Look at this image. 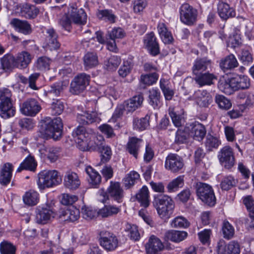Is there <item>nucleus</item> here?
Segmentation results:
<instances>
[{
	"label": "nucleus",
	"instance_id": "nucleus-48",
	"mask_svg": "<svg viewBox=\"0 0 254 254\" xmlns=\"http://www.w3.org/2000/svg\"><path fill=\"white\" fill-rule=\"evenodd\" d=\"M2 68L5 71L11 70L15 66V59L13 56L7 54L4 55L0 60Z\"/></svg>",
	"mask_w": 254,
	"mask_h": 254
},
{
	"label": "nucleus",
	"instance_id": "nucleus-2",
	"mask_svg": "<svg viewBox=\"0 0 254 254\" xmlns=\"http://www.w3.org/2000/svg\"><path fill=\"white\" fill-rule=\"evenodd\" d=\"M153 205L160 218L164 220H168L170 218L175 208L174 201L167 195H155Z\"/></svg>",
	"mask_w": 254,
	"mask_h": 254
},
{
	"label": "nucleus",
	"instance_id": "nucleus-39",
	"mask_svg": "<svg viewBox=\"0 0 254 254\" xmlns=\"http://www.w3.org/2000/svg\"><path fill=\"white\" fill-rule=\"evenodd\" d=\"M121 211L120 207L113 205H106L98 210V216L107 218L117 215Z\"/></svg>",
	"mask_w": 254,
	"mask_h": 254
},
{
	"label": "nucleus",
	"instance_id": "nucleus-20",
	"mask_svg": "<svg viewBox=\"0 0 254 254\" xmlns=\"http://www.w3.org/2000/svg\"><path fill=\"white\" fill-rule=\"evenodd\" d=\"M212 62L207 58H198L195 60L192 66V72L195 75L211 69Z\"/></svg>",
	"mask_w": 254,
	"mask_h": 254
},
{
	"label": "nucleus",
	"instance_id": "nucleus-47",
	"mask_svg": "<svg viewBox=\"0 0 254 254\" xmlns=\"http://www.w3.org/2000/svg\"><path fill=\"white\" fill-rule=\"evenodd\" d=\"M37 166V164L34 158L31 156L27 157L21 164L17 170V172H21L22 170H28L34 171Z\"/></svg>",
	"mask_w": 254,
	"mask_h": 254
},
{
	"label": "nucleus",
	"instance_id": "nucleus-36",
	"mask_svg": "<svg viewBox=\"0 0 254 254\" xmlns=\"http://www.w3.org/2000/svg\"><path fill=\"white\" fill-rule=\"evenodd\" d=\"M39 13V9L35 5L24 4L21 9V15L27 19H34Z\"/></svg>",
	"mask_w": 254,
	"mask_h": 254
},
{
	"label": "nucleus",
	"instance_id": "nucleus-19",
	"mask_svg": "<svg viewBox=\"0 0 254 254\" xmlns=\"http://www.w3.org/2000/svg\"><path fill=\"white\" fill-rule=\"evenodd\" d=\"M143 100V95L139 94L125 101L123 103L126 107L127 114L132 113L140 108L142 106Z\"/></svg>",
	"mask_w": 254,
	"mask_h": 254
},
{
	"label": "nucleus",
	"instance_id": "nucleus-8",
	"mask_svg": "<svg viewBox=\"0 0 254 254\" xmlns=\"http://www.w3.org/2000/svg\"><path fill=\"white\" fill-rule=\"evenodd\" d=\"M217 254H240V246L235 241H232L226 245L224 240H219L216 247Z\"/></svg>",
	"mask_w": 254,
	"mask_h": 254
},
{
	"label": "nucleus",
	"instance_id": "nucleus-43",
	"mask_svg": "<svg viewBox=\"0 0 254 254\" xmlns=\"http://www.w3.org/2000/svg\"><path fill=\"white\" fill-rule=\"evenodd\" d=\"M140 176L137 172L134 171L130 172L126 175L123 180L125 187L127 189H130L137 182Z\"/></svg>",
	"mask_w": 254,
	"mask_h": 254
},
{
	"label": "nucleus",
	"instance_id": "nucleus-25",
	"mask_svg": "<svg viewBox=\"0 0 254 254\" xmlns=\"http://www.w3.org/2000/svg\"><path fill=\"white\" fill-rule=\"evenodd\" d=\"M195 75L194 80L200 86L214 84V81L217 79L215 75L209 72H202Z\"/></svg>",
	"mask_w": 254,
	"mask_h": 254
},
{
	"label": "nucleus",
	"instance_id": "nucleus-31",
	"mask_svg": "<svg viewBox=\"0 0 254 254\" xmlns=\"http://www.w3.org/2000/svg\"><path fill=\"white\" fill-rule=\"evenodd\" d=\"M196 102L201 107H207L212 102V98L206 90H198L195 93Z\"/></svg>",
	"mask_w": 254,
	"mask_h": 254
},
{
	"label": "nucleus",
	"instance_id": "nucleus-50",
	"mask_svg": "<svg viewBox=\"0 0 254 254\" xmlns=\"http://www.w3.org/2000/svg\"><path fill=\"white\" fill-rule=\"evenodd\" d=\"M149 117L146 115L144 118L141 119L135 118L133 121V128L138 130H143L149 126Z\"/></svg>",
	"mask_w": 254,
	"mask_h": 254
},
{
	"label": "nucleus",
	"instance_id": "nucleus-24",
	"mask_svg": "<svg viewBox=\"0 0 254 254\" xmlns=\"http://www.w3.org/2000/svg\"><path fill=\"white\" fill-rule=\"evenodd\" d=\"M250 84V80L247 76L237 75L231 78V85L234 91L248 89Z\"/></svg>",
	"mask_w": 254,
	"mask_h": 254
},
{
	"label": "nucleus",
	"instance_id": "nucleus-54",
	"mask_svg": "<svg viewBox=\"0 0 254 254\" xmlns=\"http://www.w3.org/2000/svg\"><path fill=\"white\" fill-rule=\"evenodd\" d=\"M16 248L12 243L4 241L0 244V254H15Z\"/></svg>",
	"mask_w": 254,
	"mask_h": 254
},
{
	"label": "nucleus",
	"instance_id": "nucleus-59",
	"mask_svg": "<svg viewBox=\"0 0 254 254\" xmlns=\"http://www.w3.org/2000/svg\"><path fill=\"white\" fill-rule=\"evenodd\" d=\"M158 74L156 72L141 75L140 82L146 85L149 86L155 83L158 80Z\"/></svg>",
	"mask_w": 254,
	"mask_h": 254
},
{
	"label": "nucleus",
	"instance_id": "nucleus-18",
	"mask_svg": "<svg viewBox=\"0 0 254 254\" xmlns=\"http://www.w3.org/2000/svg\"><path fill=\"white\" fill-rule=\"evenodd\" d=\"M144 43L151 55L155 56L159 54V44L156 42V38L153 32L146 35Z\"/></svg>",
	"mask_w": 254,
	"mask_h": 254
},
{
	"label": "nucleus",
	"instance_id": "nucleus-34",
	"mask_svg": "<svg viewBox=\"0 0 254 254\" xmlns=\"http://www.w3.org/2000/svg\"><path fill=\"white\" fill-rule=\"evenodd\" d=\"M219 65L224 71H226L237 67L238 63L234 55L230 54L220 61Z\"/></svg>",
	"mask_w": 254,
	"mask_h": 254
},
{
	"label": "nucleus",
	"instance_id": "nucleus-45",
	"mask_svg": "<svg viewBox=\"0 0 254 254\" xmlns=\"http://www.w3.org/2000/svg\"><path fill=\"white\" fill-rule=\"evenodd\" d=\"M218 88L226 94H231L234 91L231 85V78L226 79L223 77H221L218 83Z\"/></svg>",
	"mask_w": 254,
	"mask_h": 254
},
{
	"label": "nucleus",
	"instance_id": "nucleus-22",
	"mask_svg": "<svg viewBox=\"0 0 254 254\" xmlns=\"http://www.w3.org/2000/svg\"><path fill=\"white\" fill-rule=\"evenodd\" d=\"M107 191L110 196L115 200L118 202L122 201L124 190L119 182L111 181L110 185L107 189Z\"/></svg>",
	"mask_w": 254,
	"mask_h": 254
},
{
	"label": "nucleus",
	"instance_id": "nucleus-29",
	"mask_svg": "<svg viewBox=\"0 0 254 254\" xmlns=\"http://www.w3.org/2000/svg\"><path fill=\"white\" fill-rule=\"evenodd\" d=\"M217 11L219 16L226 20L229 17L235 16V11L228 4L223 1H219L217 4Z\"/></svg>",
	"mask_w": 254,
	"mask_h": 254
},
{
	"label": "nucleus",
	"instance_id": "nucleus-42",
	"mask_svg": "<svg viewBox=\"0 0 254 254\" xmlns=\"http://www.w3.org/2000/svg\"><path fill=\"white\" fill-rule=\"evenodd\" d=\"M84 67L88 69L96 66L98 64V57L95 53L88 52L83 57Z\"/></svg>",
	"mask_w": 254,
	"mask_h": 254
},
{
	"label": "nucleus",
	"instance_id": "nucleus-5",
	"mask_svg": "<svg viewBox=\"0 0 254 254\" xmlns=\"http://www.w3.org/2000/svg\"><path fill=\"white\" fill-rule=\"evenodd\" d=\"M181 21L188 26L195 24L198 12L197 10L188 3L183 4L179 8Z\"/></svg>",
	"mask_w": 254,
	"mask_h": 254
},
{
	"label": "nucleus",
	"instance_id": "nucleus-7",
	"mask_svg": "<svg viewBox=\"0 0 254 254\" xmlns=\"http://www.w3.org/2000/svg\"><path fill=\"white\" fill-rule=\"evenodd\" d=\"M90 76L85 73L78 74L74 77L70 84V91L78 94L84 91L89 84Z\"/></svg>",
	"mask_w": 254,
	"mask_h": 254
},
{
	"label": "nucleus",
	"instance_id": "nucleus-16",
	"mask_svg": "<svg viewBox=\"0 0 254 254\" xmlns=\"http://www.w3.org/2000/svg\"><path fill=\"white\" fill-rule=\"evenodd\" d=\"M164 248L161 241L154 235L150 236L145 245V249L148 254H158Z\"/></svg>",
	"mask_w": 254,
	"mask_h": 254
},
{
	"label": "nucleus",
	"instance_id": "nucleus-52",
	"mask_svg": "<svg viewBox=\"0 0 254 254\" xmlns=\"http://www.w3.org/2000/svg\"><path fill=\"white\" fill-rule=\"evenodd\" d=\"M221 144L220 140L215 136L208 134L205 141L206 148L209 151H212L213 149H216Z\"/></svg>",
	"mask_w": 254,
	"mask_h": 254
},
{
	"label": "nucleus",
	"instance_id": "nucleus-23",
	"mask_svg": "<svg viewBox=\"0 0 254 254\" xmlns=\"http://www.w3.org/2000/svg\"><path fill=\"white\" fill-rule=\"evenodd\" d=\"M14 59L15 67L19 69H24L30 64L32 57L29 53L26 51H22L17 54Z\"/></svg>",
	"mask_w": 254,
	"mask_h": 254
},
{
	"label": "nucleus",
	"instance_id": "nucleus-11",
	"mask_svg": "<svg viewBox=\"0 0 254 254\" xmlns=\"http://www.w3.org/2000/svg\"><path fill=\"white\" fill-rule=\"evenodd\" d=\"M67 13L75 24L82 25L86 23L87 16L84 10L82 8H78L75 4L69 6Z\"/></svg>",
	"mask_w": 254,
	"mask_h": 254
},
{
	"label": "nucleus",
	"instance_id": "nucleus-63",
	"mask_svg": "<svg viewBox=\"0 0 254 254\" xmlns=\"http://www.w3.org/2000/svg\"><path fill=\"white\" fill-rule=\"evenodd\" d=\"M121 59L117 56H113L111 57L106 62L105 65L107 68L110 70L116 69L121 63Z\"/></svg>",
	"mask_w": 254,
	"mask_h": 254
},
{
	"label": "nucleus",
	"instance_id": "nucleus-61",
	"mask_svg": "<svg viewBox=\"0 0 254 254\" xmlns=\"http://www.w3.org/2000/svg\"><path fill=\"white\" fill-rule=\"evenodd\" d=\"M126 35L124 30L120 27H114L108 32V37L110 39H122Z\"/></svg>",
	"mask_w": 254,
	"mask_h": 254
},
{
	"label": "nucleus",
	"instance_id": "nucleus-1",
	"mask_svg": "<svg viewBox=\"0 0 254 254\" xmlns=\"http://www.w3.org/2000/svg\"><path fill=\"white\" fill-rule=\"evenodd\" d=\"M73 139L81 150H96L95 133L93 130L78 126L72 132Z\"/></svg>",
	"mask_w": 254,
	"mask_h": 254
},
{
	"label": "nucleus",
	"instance_id": "nucleus-28",
	"mask_svg": "<svg viewBox=\"0 0 254 254\" xmlns=\"http://www.w3.org/2000/svg\"><path fill=\"white\" fill-rule=\"evenodd\" d=\"M142 140L136 137H131L127 144V151L135 158H137Z\"/></svg>",
	"mask_w": 254,
	"mask_h": 254
},
{
	"label": "nucleus",
	"instance_id": "nucleus-41",
	"mask_svg": "<svg viewBox=\"0 0 254 254\" xmlns=\"http://www.w3.org/2000/svg\"><path fill=\"white\" fill-rule=\"evenodd\" d=\"M86 172L89 177L88 181L90 185L93 188H97L101 181L100 174L90 166L86 168Z\"/></svg>",
	"mask_w": 254,
	"mask_h": 254
},
{
	"label": "nucleus",
	"instance_id": "nucleus-26",
	"mask_svg": "<svg viewBox=\"0 0 254 254\" xmlns=\"http://www.w3.org/2000/svg\"><path fill=\"white\" fill-rule=\"evenodd\" d=\"M64 184L65 188L75 190L79 187L80 181L77 174L68 172L64 176Z\"/></svg>",
	"mask_w": 254,
	"mask_h": 254
},
{
	"label": "nucleus",
	"instance_id": "nucleus-33",
	"mask_svg": "<svg viewBox=\"0 0 254 254\" xmlns=\"http://www.w3.org/2000/svg\"><path fill=\"white\" fill-rule=\"evenodd\" d=\"M188 236V233L185 231L169 230L164 234L165 241H171L178 243L185 240Z\"/></svg>",
	"mask_w": 254,
	"mask_h": 254
},
{
	"label": "nucleus",
	"instance_id": "nucleus-44",
	"mask_svg": "<svg viewBox=\"0 0 254 254\" xmlns=\"http://www.w3.org/2000/svg\"><path fill=\"white\" fill-rule=\"evenodd\" d=\"M149 103L154 108H157L160 105L161 94L159 90L152 88L149 90Z\"/></svg>",
	"mask_w": 254,
	"mask_h": 254
},
{
	"label": "nucleus",
	"instance_id": "nucleus-55",
	"mask_svg": "<svg viewBox=\"0 0 254 254\" xmlns=\"http://www.w3.org/2000/svg\"><path fill=\"white\" fill-rule=\"evenodd\" d=\"M237 181L232 176L224 177L221 181L220 186L223 190H228L235 186Z\"/></svg>",
	"mask_w": 254,
	"mask_h": 254
},
{
	"label": "nucleus",
	"instance_id": "nucleus-62",
	"mask_svg": "<svg viewBox=\"0 0 254 254\" xmlns=\"http://www.w3.org/2000/svg\"><path fill=\"white\" fill-rule=\"evenodd\" d=\"M243 203L249 212L251 218H254V200L251 195H247L243 198Z\"/></svg>",
	"mask_w": 254,
	"mask_h": 254
},
{
	"label": "nucleus",
	"instance_id": "nucleus-40",
	"mask_svg": "<svg viewBox=\"0 0 254 254\" xmlns=\"http://www.w3.org/2000/svg\"><path fill=\"white\" fill-rule=\"evenodd\" d=\"M67 83L65 81H59L56 82L49 86L46 93L47 96H51L54 95L56 96L60 95L64 88L67 86Z\"/></svg>",
	"mask_w": 254,
	"mask_h": 254
},
{
	"label": "nucleus",
	"instance_id": "nucleus-56",
	"mask_svg": "<svg viewBox=\"0 0 254 254\" xmlns=\"http://www.w3.org/2000/svg\"><path fill=\"white\" fill-rule=\"evenodd\" d=\"M64 109V103L60 100H56L51 104L50 111L52 115L61 114Z\"/></svg>",
	"mask_w": 254,
	"mask_h": 254
},
{
	"label": "nucleus",
	"instance_id": "nucleus-49",
	"mask_svg": "<svg viewBox=\"0 0 254 254\" xmlns=\"http://www.w3.org/2000/svg\"><path fill=\"white\" fill-rule=\"evenodd\" d=\"M222 232L223 237L230 240L234 237L235 229L228 221L225 220L222 225Z\"/></svg>",
	"mask_w": 254,
	"mask_h": 254
},
{
	"label": "nucleus",
	"instance_id": "nucleus-37",
	"mask_svg": "<svg viewBox=\"0 0 254 254\" xmlns=\"http://www.w3.org/2000/svg\"><path fill=\"white\" fill-rule=\"evenodd\" d=\"M97 16L99 19L111 24L115 23L117 19L114 12L112 9H109L98 10L97 12Z\"/></svg>",
	"mask_w": 254,
	"mask_h": 254
},
{
	"label": "nucleus",
	"instance_id": "nucleus-35",
	"mask_svg": "<svg viewBox=\"0 0 254 254\" xmlns=\"http://www.w3.org/2000/svg\"><path fill=\"white\" fill-rule=\"evenodd\" d=\"M79 216V209L72 207L63 211L60 215V217L65 221L74 222L78 219Z\"/></svg>",
	"mask_w": 254,
	"mask_h": 254
},
{
	"label": "nucleus",
	"instance_id": "nucleus-51",
	"mask_svg": "<svg viewBox=\"0 0 254 254\" xmlns=\"http://www.w3.org/2000/svg\"><path fill=\"white\" fill-rule=\"evenodd\" d=\"M184 176H179L170 182L167 186L169 192L177 190L179 188H182L184 185Z\"/></svg>",
	"mask_w": 254,
	"mask_h": 254
},
{
	"label": "nucleus",
	"instance_id": "nucleus-46",
	"mask_svg": "<svg viewBox=\"0 0 254 254\" xmlns=\"http://www.w3.org/2000/svg\"><path fill=\"white\" fill-rule=\"evenodd\" d=\"M23 199L26 204L30 206L35 205L39 201V194L34 190H30L26 192Z\"/></svg>",
	"mask_w": 254,
	"mask_h": 254
},
{
	"label": "nucleus",
	"instance_id": "nucleus-13",
	"mask_svg": "<svg viewBox=\"0 0 254 254\" xmlns=\"http://www.w3.org/2000/svg\"><path fill=\"white\" fill-rule=\"evenodd\" d=\"M118 240L113 233L105 232L100 238L101 246L107 251H114L118 246Z\"/></svg>",
	"mask_w": 254,
	"mask_h": 254
},
{
	"label": "nucleus",
	"instance_id": "nucleus-14",
	"mask_svg": "<svg viewBox=\"0 0 254 254\" xmlns=\"http://www.w3.org/2000/svg\"><path fill=\"white\" fill-rule=\"evenodd\" d=\"M9 24L16 31L24 35L30 34L32 32L31 25L26 20L13 18L10 20Z\"/></svg>",
	"mask_w": 254,
	"mask_h": 254
},
{
	"label": "nucleus",
	"instance_id": "nucleus-57",
	"mask_svg": "<svg viewBox=\"0 0 254 254\" xmlns=\"http://www.w3.org/2000/svg\"><path fill=\"white\" fill-rule=\"evenodd\" d=\"M171 225L173 228H187L190 226V223L186 218L178 216L172 221Z\"/></svg>",
	"mask_w": 254,
	"mask_h": 254
},
{
	"label": "nucleus",
	"instance_id": "nucleus-58",
	"mask_svg": "<svg viewBox=\"0 0 254 254\" xmlns=\"http://www.w3.org/2000/svg\"><path fill=\"white\" fill-rule=\"evenodd\" d=\"M215 100L219 107L222 109L228 110L232 106L231 101L223 95L217 94Z\"/></svg>",
	"mask_w": 254,
	"mask_h": 254
},
{
	"label": "nucleus",
	"instance_id": "nucleus-9",
	"mask_svg": "<svg viewBox=\"0 0 254 254\" xmlns=\"http://www.w3.org/2000/svg\"><path fill=\"white\" fill-rule=\"evenodd\" d=\"M41 110L38 101L34 98H29L24 101L21 107L20 111L24 115L34 117Z\"/></svg>",
	"mask_w": 254,
	"mask_h": 254
},
{
	"label": "nucleus",
	"instance_id": "nucleus-3",
	"mask_svg": "<svg viewBox=\"0 0 254 254\" xmlns=\"http://www.w3.org/2000/svg\"><path fill=\"white\" fill-rule=\"evenodd\" d=\"M62 178L56 170H44L38 174L37 184L40 190L52 187L62 182Z\"/></svg>",
	"mask_w": 254,
	"mask_h": 254
},
{
	"label": "nucleus",
	"instance_id": "nucleus-64",
	"mask_svg": "<svg viewBox=\"0 0 254 254\" xmlns=\"http://www.w3.org/2000/svg\"><path fill=\"white\" fill-rule=\"evenodd\" d=\"M101 154V161L106 162L110 160L112 155L111 148L105 143L98 150Z\"/></svg>",
	"mask_w": 254,
	"mask_h": 254
},
{
	"label": "nucleus",
	"instance_id": "nucleus-38",
	"mask_svg": "<svg viewBox=\"0 0 254 254\" xmlns=\"http://www.w3.org/2000/svg\"><path fill=\"white\" fill-rule=\"evenodd\" d=\"M149 197V190L146 186H143L136 194L137 200L140 203V205L145 208L148 207L150 204Z\"/></svg>",
	"mask_w": 254,
	"mask_h": 254
},
{
	"label": "nucleus",
	"instance_id": "nucleus-21",
	"mask_svg": "<svg viewBox=\"0 0 254 254\" xmlns=\"http://www.w3.org/2000/svg\"><path fill=\"white\" fill-rule=\"evenodd\" d=\"M99 115L95 111L91 113L85 112L77 115V121L80 124L83 125L98 122L100 121Z\"/></svg>",
	"mask_w": 254,
	"mask_h": 254
},
{
	"label": "nucleus",
	"instance_id": "nucleus-17",
	"mask_svg": "<svg viewBox=\"0 0 254 254\" xmlns=\"http://www.w3.org/2000/svg\"><path fill=\"white\" fill-rule=\"evenodd\" d=\"M13 166L10 163L3 164L0 169V184L4 187L7 186L11 182Z\"/></svg>",
	"mask_w": 254,
	"mask_h": 254
},
{
	"label": "nucleus",
	"instance_id": "nucleus-4",
	"mask_svg": "<svg viewBox=\"0 0 254 254\" xmlns=\"http://www.w3.org/2000/svg\"><path fill=\"white\" fill-rule=\"evenodd\" d=\"M195 189L197 196L202 201L210 206H213L215 204L216 198L211 186L198 182L195 185Z\"/></svg>",
	"mask_w": 254,
	"mask_h": 254
},
{
	"label": "nucleus",
	"instance_id": "nucleus-10",
	"mask_svg": "<svg viewBox=\"0 0 254 254\" xmlns=\"http://www.w3.org/2000/svg\"><path fill=\"white\" fill-rule=\"evenodd\" d=\"M218 158L221 165L226 168L230 169L235 164L234 152L229 146H225L221 149Z\"/></svg>",
	"mask_w": 254,
	"mask_h": 254
},
{
	"label": "nucleus",
	"instance_id": "nucleus-30",
	"mask_svg": "<svg viewBox=\"0 0 254 254\" xmlns=\"http://www.w3.org/2000/svg\"><path fill=\"white\" fill-rule=\"evenodd\" d=\"M190 135L194 139L201 141L206 134L205 127L201 124L194 123L190 125Z\"/></svg>",
	"mask_w": 254,
	"mask_h": 254
},
{
	"label": "nucleus",
	"instance_id": "nucleus-6",
	"mask_svg": "<svg viewBox=\"0 0 254 254\" xmlns=\"http://www.w3.org/2000/svg\"><path fill=\"white\" fill-rule=\"evenodd\" d=\"M63 125L60 118H55L45 124V134L48 137L58 139L62 135Z\"/></svg>",
	"mask_w": 254,
	"mask_h": 254
},
{
	"label": "nucleus",
	"instance_id": "nucleus-27",
	"mask_svg": "<svg viewBox=\"0 0 254 254\" xmlns=\"http://www.w3.org/2000/svg\"><path fill=\"white\" fill-rule=\"evenodd\" d=\"M15 114V108L13 107L11 101H4L0 102V115L5 119L13 117Z\"/></svg>",
	"mask_w": 254,
	"mask_h": 254
},
{
	"label": "nucleus",
	"instance_id": "nucleus-60",
	"mask_svg": "<svg viewBox=\"0 0 254 254\" xmlns=\"http://www.w3.org/2000/svg\"><path fill=\"white\" fill-rule=\"evenodd\" d=\"M167 82V81L165 79L161 78L160 81V86L166 100H170L173 97L174 93L172 89L166 86V84Z\"/></svg>",
	"mask_w": 254,
	"mask_h": 254
},
{
	"label": "nucleus",
	"instance_id": "nucleus-15",
	"mask_svg": "<svg viewBox=\"0 0 254 254\" xmlns=\"http://www.w3.org/2000/svg\"><path fill=\"white\" fill-rule=\"evenodd\" d=\"M57 38L58 35L53 28H49L47 30L44 43V47L47 50H57L60 48V44Z\"/></svg>",
	"mask_w": 254,
	"mask_h": 254
},
{
	"label": "nucleus",
	"instance_id": "nucleus-32",
	"mask_svg": "<svg viewBox=\"0 0 254 254\" xmlns=\"http://www.w3.org/2000/svg\"><path fill=\"white\" fill-rule=\"evenodd\" d=\"M55 213L50 207L38 209L36 214V220L38 223L45 224L50 220L52 218H54Z\"/></svg>",
	"mask_w": 254,
	"mask_h": 254
},
{
	"label": "nucleus",
	"instance_id": "nucleus-53",
	"mask_svg": "<svg viewBox=\"0 0 254 254\" xmlns=\"http://www.w3.org/2000/svg\"><path fill=\"white\" fill-rule=\"evenodd\" d=\"M189 137L188 130L186 128H179L176 132L175 142L177 144L186 143Z\"/></svg>",
	"mask_w": 254,
	"mask_h": 254
},
{
	"label": "nucleus",
	"instance_id": "nucleus-12",
	"mask_svg": "<svg viewBox=\"0 0 254 254\" xmlns=\"http://www.w3.org/2000/svg\"><path fill=\"white\" fill-rule=\"evenodd\" d=\"M184 166L183 158L176 154H170L166 158L165 168L172 172L176 173L181 171Z\"/></svg>",
	"mask_w": 254,
	"mask_h": 254
}]
</instances>
